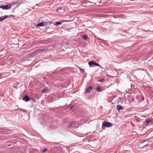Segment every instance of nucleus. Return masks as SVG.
<instances>
[{
    "label": "nucleus",
    "instance_id": "b1692460",
    "mask_svg": "<svg viewBox=\"0 0 153 153\" xmlns=\"http://www.w3.org/2000/svg\"><path fill=\"white\" fill-rule=\"evenodd\" d=\"M5 129H4L3 128H1L0 129V131L2 133H4L5 132V131H4V130H5Z\"/></svg>",
    "mask_w": 153,
    "mask_h": 153
},
{
    "label": "nucleus",
    "instance_id": "20e7f679",
    "mask_svg": "<svg viewBox=\"0 0 153 153\" xmlns=\"http://www.w3.org/2000/svg\"><path fill=\"white\" fill-rule=\"evenodd\" d=\"M95 62L91 61L89 62L88 63L90 67H94L95 66Z\"/></svg>",
    "mask_w": 153,
    "mask_h": 153
},
{
    "label": "nucleus",
    "instance_id": "4468645a",
    "mask_svg": "<svg viewBox=\"0 0 153 153\" xmlns=\"http://www.w3.org/2000/svg\"><path fill=\"white\" fill-rule=\"evenodd\" d=\"M4 131L6 132H7L6 133V134H9L11 133L12 132V131L11 130L7 129H5V130H4Z\"/></svg>",
    "mask_w": 153,
    "mask_h": 153
},
{
    "label": "nucleus",
    "instance_id": "412c9836",
    "mask_svg": "<svg viewBox=\"0 0 153 153\" xmlns=\"http://www.w3.org/2000/svg\"><path fill=\"white\" fill-rule=\"evenodd\" d=\"M105 81V79H98V81L99 82H103L104 81Z\"/></svg>",
    "mask_w": 153,
    "mask_h": 153
},
{
    "label": "nucleus",
    "instance_id": "423d86ee",
    "mask_svg": "<svg viewBox=\"0 0 153 153\" xmlns=\"http://www.w3.org/2000/svg\"><path fill=\"white\" fill-rule=\"evenodd\" d=\"M93 88V86H89L88 88H86L85 90L86 93H87L90 92L91 91V89L92 88Z\"/></svg>",
    "mask_w": 153,
    "mask_h": 153
},
{
    "label": "nucleus",
    "instance_id": "72a5a7b5",
    "mask_svg": "<svg viewBox=\"0 0 153 153\" xmlns=\"http://www.w3.org/2000/svg\"><path fill=\"white\" fill-rule=\"evenodd\" d=\"M10 17H11V16H13V15H10Z\"/></svg>",
    "mask_w": 153,
    "mask_h": 153
},
{
    "label": "nucleus",
    "instance_id": "4be33fe9",
    "mask_svg": "<svg viewBox=\"0 0 153 153\" xmlns=\"http://www.w3.org/2000/svg\"><path fill=\"white\" fill-rule=\"evenodd\" d=\"M95 66L100 67H101V68H102V66H101L100 65L99 63H97L96 62V63H95Z\"/></svg>",
    "mask_w": 153,
    "mask_h": 153
},
{
    "label": "nucleus",
    "instance_id": "9b49d317",
    "mask_svg": "<svg viewBox=\"0 0 153 153\" xmlns=\"http://www.w3.org/2000/svg\"><path fill=\"white\" fill-rule=\"evenodd\" d=\"M123 109V108L121 105H118L117 106V110L118 111H120V110Z\"/></svg>",
    "mask_w": 153,
    "mask_h": 153
},
{
    "label": "nucleus",
    "instance_id": "c9c22d12",
    "mask_svg": "<svg viewBox=\"0 0 153 153\" xmlns=\"http://www.w3.org/2000/svg\"><path fill=\"white\" fill-rule=\"evenodd\" d=\"M79 69L81 70V69H82L81 68H80V67H79Z\"/></svg>",
    "mask_w": 153,
    "mask_h": 153
},
{
    "label": "nucleus",
    "instance_id": "1a4fd4ad",
    "mask_svg": "<svg viewBox=\"0 0 153 153\" xmlns=\"http://www.w3.org/2000/svg\"><path fill=\"white\" fill-rule=\"evenodd\" d=\"M100 40H101V42L105 45H109V44L107 41L102 39H100Z\"/></svg>",
    "mask_w": 153,
    "mask_h": 153
},
{
    "label": "nucleus",
    "instance_id": "9d476101",
    "mask_svg": "<svg viewBox=\"0 0 153 153\" xmlns=\"http://www.w3.org/2000/svg\"><path fill=\"white\" fill-rule=\"evenodd\" d=\"M137 147H139V148H140L141 149H143V142L141 143H138Z\"/></svg>",
    "mask_w": 153,
    "mask_h": 153
},
{
    "label": "nucleus",
    "instance_id": "f8f14e48",
    "mask_svg": "<svg viewBox=\"0 0 153 153\" xmlns=\"http://www.w3.org/2000/svg\"><path fill=\"white\" fill-rule=\"evenodd\" d=\"M45 26L44 23L43 22H42L41 23H39L37 25V27H42L44 26Z\"/></svg>",
    "mask_w": 153,
    "mask_h": 153
},
{
    "label": "nucleus",
    "instance_id": "7c9ffc66",
    "mask_svg": "<svg viewBox=\"0 0 153 153\" xmlns=\"http://www.w3.org/2000/svg\"><path fill=\"white\" fill-rule=\"evenodd\" d=\"M141 100H143V97H142L141 98Z\"/></svg>",
    "mask_w": 153,
    "mask_h": 153
},
{
    "label": "nucleus",
    "instance_id": "bb28decb",
    "mask_svg": "<svg viewBox=\"0 0 153 153\" xmlns=\"http://www.w3.org/2000/svg\"><path fill=\"white\" fill-rule=\"evenodd\" d=\"M47 89H43V90H42L41 91V92H42V93H43V92H45V91H47Z\"/></svg>",
    "mask_w": 153,
    "mask_h": 153
},
{
    "label": "nucleus",
    "instance_id": "f3484780",
    "mask_svg": "<svg viewBox=\"0 0 153 153\" xmlns=\"http://www.w3.org/2000/svg\"><path fill=\"white\" fill-rule=\"evenodd\" d=\"M8 16H7V15H5L3 16H1V19L2 21L6 19Z\"/></svg>",
    "mask_w": 153,
    "mask_h": 153
},
{
    "label": "nucleus",
    "instance_id": "5701e85b",
    "mask_svg": "<svg viewBox=\"0 0 153 153\" xmlns=\"http://www.w3.org/2000/svg\"><path fill=\"white\" fill-rule=\"evenodd\" d=\"M135 85L134 84H131V87L132 88H135Z\"/></svg>",
    "mask_w": 153,
    "mask_h": 153
},
{
    "label": "nucleus",
    "instance_id": "aec40b11",
    "mask_svg": "<svg viewBox=\"0 0 153 153\" xmlns=\"http://www.w3.org/2000/svg\"><path fill=\"white\" fill-rule=\"evenodd\" d=\"M88 38V36H87L86 35L84 34L83 39L84 40H86Z\"/></svg>",
    "mask_w": 153,
    "mask_h": 153
},
{
    "label": "nucleus",
    "instance_id": "ddd939ff",
    "mask_svg": "<svg viewBox=\"0 0 153 153\" xmlns=\"http://www.w3.org/2000/svg\"><path fill=\"white\" fill-rule=\"evenodd\" d=\"M28 56L29 57H33L35 56L34 52H33L28 53Z\"/></svg>",
    "mask_w": 153,
    "mask_h": 153
},
{
    "label": "nucleus",
    "instance_id": "a211bd4d",
    "mask_svg": "<svg viewBox=\"0 0 153 153\" xmlns=\"http://www.w3.org/2000/svg\"><path fill=\"white\" fill-rule=\"evenodd\" d=\"M96 89L98 92L101 91V88L100 86L96 88Z\"/></svg>",
    "mask_w": 153,
    "mask_h": 153
},
{
    "label": "nucleus",
    "instance_id": "6e6552de",
    "mask_svg": "<svg viewBox=\"0 0 153 153\" xmlns=\"http://www.w3.org/2000/svg\"><path fill=\"white\" fill-rule=\"evenodd\" d=\"M152 121V120L150 118H148L146 119L145 122L146 123V126H148L149 125V124Z\"/></svg>",
    "mask_w": 153,
    "mask_h": 153
},
{
    "label": "nucleus",
    "instance_id": "f704fd0d",
    "mask_svg": "<svg viewBox=\"0 0 153 153\" xmlns=\"http://www.w3.org/2000/svg\"><path fill=\"white\" fill-rule=\"evenodd\" d=\"M1 73H0V77L1 76Z\"/></svg>",
    "mask_w": 153,
    "mask_h": 153
},
{
    "label": "nucleus",
    "instance_id": "473e14b6",
    "mask_svg": "<svg viewBox=\"0 0 153 153\" xmlns=\"http://www.w3.org/2000/svg\"><path fill=\"white\" fill-rule=\"evenodd\" d=\"M148 145V144H146V145H144V146H147V145Z\"/></svg>",
    "mask_w": 153,
    "mask_h": 153
},
{
    "label": "nucleus",
    "instance_id": "2eb2a0df",
    "mask_svg": "<svg viewBox=\"0 0 153 153\" xmlns=\"http://www.w3.org/2000/svg\"><path fill=\"white\" fill-rule=\"evenodd\" d=\"M62 8L61 7H60L57 9L56 10V11L60 13H62Z\"/></svg>",
    "mask_w": 153,
    "mask_h": 153
},
{
    "label": "nucleus",
    "instance_id": "6ab92c4d",
    "mask_svg": "<svg viewBox=\"0 0 153 153\" xmlns=\"http://www.w3.org/2000/svg\"><path fill=\"white\" fill-rule=\"evenodd\" d=\"M62 23L61 22H56V24H55V25H61L62 24Z\"/></svg>",
    "mask_w": 153,
    "mask_h": 153
},
{
    "label": "nucleus",
    "instance_id": "c756f323",
    "mask_svg": "<svg viewBox=\"0 0 153 153\" xmlns=\"http://www.w3.org/2000/svg\"><path fill=\"white\" fill-rule=\"evenodd\" d=\"M33 102H36L35 100L34 99H33Z\"/></svg>",
    "mask_w": 153,
    "mask_h": 153
},
{
    "label": "nucleus",
    "instance_id": "2f4dec72",
    "mask_svg": "<svg viewBox=\"0 0 153 153\" xmlns=\"http://www.w3.org/2000/svg\"><path fill=\"white\" fill-rule=\"evenodd\" d=\"M2 21L1 19V17H0V22Z\"/></svg>",
    "mask_w": 153,
    "mask_h": 153
},
{
    "label": "nucleus",
    "instance_id": "39448f33",
    "mask_svg": "<svg viewBox=\"0 0 153 153\" xmlns=\"http://www.w3.org/2000/svg\"><path fill=\"white\" fill-rule=\"evenodd\" d=\"M23 100L25 102H28L30 100V97L27 95H25L24 96L23 98Z\"/></svg>",
    "mask_w": 153,
    "mask_h": 153
},
{
    "label": "nucleus",
    "instance_id": "cd10ccee",
    "mask_svg": "<svg viewBox=\"0 0 153 153\" xmlns=\"http://www.w3.org/2000/svg\"><path fill=\"white\" fill-rule=\"evenodd\" d=\"M74 105H73L70 107V108L71 109H72L74 108Z\"/></svg>",
    "mask_w": 153,
    "mask_h": 153
},
{
    "label": "nucleus",
    "instance_id": "dca6fc26",
    "mask_svg": "<svg viewBox=\"0 0 153 153\" xmlns=\"http://www.w3.org/2000/svg\"><path fill=\"white\" fill-rule=\"evenodd\" d=\"M8 16H7V15H5L3 16H1V19L2 21L6 19Z\"/></svg>",
    "mask_w": 153,
    "mask_h": 153
},
{
    "label": "nucleus",
    "instance_id": "e433bc0d",
    "mask_svg": "<svg viewBox=\"0 0 153 153\" xmlns=\"http://www.w3.org/2000/svg\"><path fill=\"white\" fill-rule=\"evenodd\" d=\"M65 21H61V22H65Z\"/></svg>",
    "mask_w": 153,
    "mask_h": 153
},
{
    "label": "nucleus",
    "instance_id": "a878e982",
    "mask_svg": "<svg viewBox=\"0 0 153 153\" xmlns=\"http://www.w3.org/2000/svg\"><path fill=\"white\" fill-rule=\"evenodd\" d=\"M47 149L46 148H45L42 151L43 152H45L47 150Z\"/></svg>",
    "mask_w": 153,
    "mask_h": 153
},
{
    "label": "nucleus",
    "instance_id": "f03ea898",
    "mask_svg": "<svg viewBox=\"0 0 153 153\" xmlns=\"http://www.w3.org/2000/svg\"><path fill=\"white\" fill-rule=\"evenodd\" d=\"M48 49V48L46 49H41L39 48L38 49L35 50L34 51V52L35 55H36L40 52H42L44 51L45 50H46Z\"/></svg>",
    "mask_w": 153,
    "mask_h": 153
},
{
    "label": "nucleus",
    "instance_id": "0eeeda50",
    "mask_svg": "<svg viewBox=\"0 0 153 153\" xmlns=\"http://www.w3.org/2000/svg\"><path fill=\"white\" fill-rule=\"evenodd\" d=\"M75 122L74 121L71 122V123L69 124V126H68L69 128H71L72 127L74 126Z\"/></svg>",
    "mask_w": 153,
    "mask_h": 153
},
{
    "label": "nucleus",
    "instance_id": "393cba45",
    "mask_svg": "<svg viewBox=\"0 0 153 153\" xmlns=\"http://www.w3.org/2000/svg\"><path fill=\"white\" fill-rule=\"evenodd\" d=\"M17 3V2H12V3H10V4L12 6H13V5H15V4H16Z\"/></svg>",
    "mask_w": 153,
    "mask_h": 153
},
{
    "label": "nucleus",
    "instance_id": "c85d7f7f",
    "mask_svg": "<svg viewBox=\"0 0 153 153\" xmlns=\"http://www.w3.org/2000/svg\"><path fill=\"white\" fill-rule=\"evenodd\" d=\"M81 72L82 73H83L84 72V69H81Z\"/></svg>",
    "mask_w": 153,
    "mask_h": 153
},
{
    "label": "nucleus",
    "instance_id": "4c0bfd02",
    "mask_svg": "<svg viewBox=\"0 0 153 153\" xmlns=\"http://www.w3.org/2000/svg\"><path fill=\"white\" fill-rule=\"evenodd\" d=\"M132 125L133 126H134V124H132Z\"/></svg>",
    "mask_w": 153,
    "mask_h": 153
},
{
    "label": "nucleus",
    "instance_id": "f257e3e1",
    "mask_svg": "<svg viewBox=\"0 0 153 153\" xmlns=\"http://www.w3.org/2000/svg\"><path fill=\"white\" fill-rule=\"evenodd\" d=\"M112 123L110 122H107L106 121H104L102 123V128L105 129L104 127H111L112 126Z\"/></svg>",
    "mask_w": 153,
    "mask_h": 153
},
{
    "label": "nucleus",
    "instance_id": "7ed1b4c3",
    "mask_svg": "<svg viewBox=\"0 0 153 153\" xmlns=\"http://www.w3.org/2000/svg\"><path fill=\"white\" fill-rule=\"evenodd\" d=\"M11 5H3L0 6V8H2L3 10H8L11 8Z\"/></svg>",
    "mask_w": 153,
    "mask_h": 153
}]
</instances>
